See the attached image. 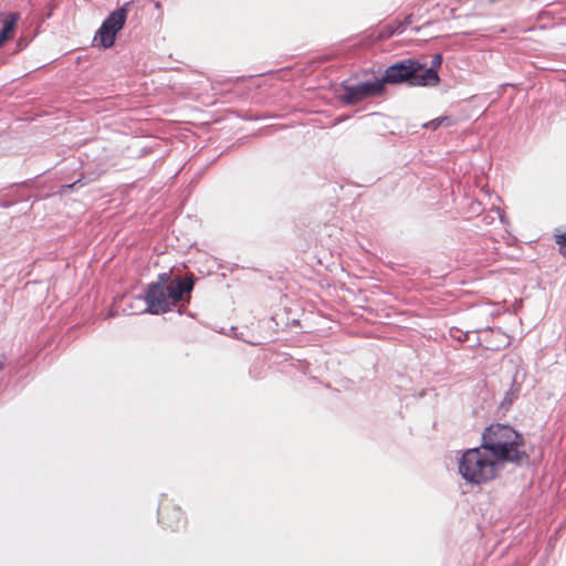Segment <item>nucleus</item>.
Segmentation results:
<instances>
[{
    "mask_svg": "<svg viewBox=\"0 0 566 566\" xmlns=\"http://www.w3.org/2000/svg\"><path fill=\"white\" fill-rule=\"evenodd\" d=\"M4 360H6V357H4V355H2V359H0V371L4 368Z\"/></svg>",
    "mask_w": 566,
    "mask_h": 566,
    "instance_id": "obj_18",
    "label": "nucleus"
},
{
    "mask_svg": "<svg viewBox=\"0 0 566 566\" xmlns=\"http://www.w3.org/2000/svg\"><path fill=\"white\" fill-rule=\"evenodd\" d=\"M411 20H412V15H408V17L406 18L405 23L398 28L397 33H402V32H403V30H405V27H406L407 24L411 23Z\"/></svg>",
    "mask_w": 566,
    "mask_h": 566,
    "instance_id": "obj_16",
    "label": "nucleus"
},
{
    "mask_svg": "<svg viewBox=\"0 0 566 566\" xmlns=\"http://www.w3.org/2000/svg\"><path fill=\"white\" fill-rule=\"evenodd\" d=\"M421 70V62L415 57L402 59L388 65L384 72L379 73L378 77L381 86L387 88V85H406L409 87L423 86L420 80L419 71Z\"/></svg>",
    "mask_w": 566,
    "mask_h": 566,
    "instance_id": "obj_4",
    "label": "nucleus"
},
{
    "mask_svg": "<svg viewBox=\"0 0 566 566\" xmlns=\"http://www.w3.org/2000/svg\"><path fill=\"white\" fill-rule=\"evenodd\" d=\"M443 62L442 53H436L432 55L430 66L421 62V70L419 71L420 80L423 86H436L440 83L439 70Z\"/></svg>",
    "mask_w": 566,
    "mask_h": 566,
    "instance_id": "obj_7",
    "label": "nucleus"
},
{
    "mask_svg": "<svg viewBox=\"0 0 566 566\" xmlns=\"http://www.w3.org/2000/svg\"><path fill=\"white\" fill-rule=\"evenodd\" d=\"M158 522L171 531H179V528L185 524L182 513L179 509H174L171 521H165V516L159 514Z\"/></svg>",
    "mask_w": 566,
    "mask_h": 566,
    "instance_id": "obj_10",
    "label": "nucleus"
},
{
    "mask_svg": "<svg viewBox=\"0 0 566 566\" xmlns=\"http://www.w3.org/2000/svg\"><path fill=\"white\" fill-rule=\"evenodd\" d=\"M447 119V117H437L428 123L423 124L424 128L436 129L441 126L442 122Z\"/></svg>",
    "mask_w": 566,
    "mask_h": 566,
    "instance_id": "obj_14",
    "label": "nucleus"
},
{
    "mask_svg": "<svg viewBox=\"0 0 566 566\" xmlns=\"http://www.w3.org/2000/svg\"><path fill=\"white\" fill-rule=\"evenodd\" d=\"M554 238L556 244L559 247L560 254L566 256V230L562 233H556Z\"/></svg>",
    "mask_w": 566,
    "mask_h": 566,
    "instance_id": "obj_13",
    "label": "nucleus"
},
{
    "mask_svg": "<svg viewBox=\"0 0 566 566\" xmlns=\"http://www.w3.org/2000/svg\"><path fill=\"white\" fill-rule=\"evenodd\" d=\"M197 277L188 274L185 277L171 275V271L159 273L157 281L150 282L140 296L147 304L144 313L161 315L172 311L177 303L190 302V293L193 291Z\"/></svg>",
    "mask_w": 566,
    "mask_h": 566,
    "instance_id": "obj_2",
    "label": "nucleus"
},
{
    "mask_svg": "<svg viewBox=\"0 0 566 566\" xmlns=\"http://www.w3.org/2000/svg\"><path fill=\"white\" fill-rule=\"evenodd\" d=\"M481 448L501 467L512 463L518 468L530 463L531 455L522 432L509 423L493 422L481 434Z\"/></svg>",
    "mask_w": 566,
    "mask_h": 566,
    "instance_id": "obj_1",
    "label": "nucleus"
},
{
    "mask_svg": "<svg viewBox=\"0 0 566 566\" xmlns=\"http://www.w3.org/2000/svg\"><path fill=\"white\" fill-rule=\"evenodd\" d=\"M458 470L465 482L482 485L494 480L501 467L480 444L462 452L458 461Z\"/></svg>",
    "mask_w": 566,
    "mask_h": 566,
    "instance_id": "obj_3",
    "label": "nucleus"
},
{
    "mask_svg": "<svg viewBox=\"0 0 566 566\" xmlns=\"http://www.w3.org/2000/svg\"><path fill=\"white\" fill-rule=\"evenodd\" d=\"M19 19L18 12H0V48L14 32Z\"/></svg>",
    "mask_w": 566,
    "mask_h": 566,
    "instance_id": "obj_8",
    "label": "nucleus"
},
{
    "mask_svg": "<svg viewBox=\"0 0 566 566\" xmlns=\"http://www.w3.org/2000/svg\"><path fill=\"white\" fill-rule=\"evenodd\" d=\"M479 346H481V338L479 336H475L474 338H472V343H471L470 347L475 348Z\"/></svg>",
    "mask_w": 566,
    "mask_h": 566,
    "instance_id": "obj_17",
    "label": "nucleus"
},
{
    "mask_svg": "<svg viewBox=\"0 0 566 566\" xmlns=\"http://www.w3.org/2000/svg\"><path fill=\"white\" fill-rule=\"evenodd\" d=\"M521 384L516 380V377H513L511 381V386L509 390L505 391V395L500 403L502 409L507 410L514 402V400L517 398L520 391H521Z\"/></svg>",
    "mask_w": 566,
    "mask_h": 566,
    "instance_id": "obj_9",
    "label": "nucleus"
},
{
    "mask_svg": "<svg viewBox=\"0 0 566 566\" xmlns=\"http://www.w3.org/2000/svg\"><path fill=\"white\" fill-rule=\"evenodd\" d=\"M84 175L81 172L80 176L71 184H65L61 187V191L63 193L73 192L75 190H78L83 186L87 184L86 180H84Z\"/></svg>",
    "mask_w": 566,
    "mask_h": 566,
    "instance_id": "obj_11",
    "label": "nucleus"
},
{
    "mask_svg": "<svg viewBox=\"0 0 566 566\" xmlns=\"http://www.w3.org/2000/svg\"><path fill=\"white\" fill-rule=\"evenodd\" d=\"M270 116H259V117H250V119H264L269 118Z\"/></svg>",
    "mask_w": 566,
    "mask_h": 566,
    "instance_id": "obj_19",
    "label": "nucleus"
},
{
    "mask_svg": "<svg viewBox=\"0 0 566 566\" xmlns=\"http://www.w3.org/2000/svg\"><path fill=\"white\" fill-rule=\"evenodd\" d=\"M133 3V0L126 1L103 20L94 35V41L97 42L99 48L111 49L114 46L116 35L125 27Z\"/></svg>",
    "mask_w": 566,
    "mask_h": 566,
    "instance_id": "obj_6",
    "label": "nucleus"
},
{
    "mask_svg": "<svg viewBox=\"0 0 566 566\" xmlns=\"http://www.w3.org/2000/svg\"><path fill=\"white\" fill-rule=\"evenodd\" d=\"M22 200H23L22 198H17V199L0 198V208H3V209L10 208L18 201H22Z\"/></svg>",
    "mask_w": 566,
    "mask_h": 566,
    "instance_id": "obj_15",
    "label": "nucleus"
},
{
    "mask_svg": "<svg viewBox=\"0 0 566 566\" xmlns=\"http://www.w3.org/2000/svg\"><path fill=\"white\" fill-rule=\"evenodd\" d=\"M471 332L469 331H462L459 327L452 326L449 329V335L452 339L458 340L459 343H464L470 339Z\"/></svg>",
    "mask_w": 566,
    "mask_h": 566,
    "instance_id": "obj_12",
    "label": "nucleus"
},
{
    "mask_svg": "<svg viewBox=\"0 0 566 566\" xmlns=\"http://www.w3.org/2000/svg\"><path fill=\"white\" fill-rule=\"evenodd\" d=\"M373 73L370 70L364 71V75ZM343 92L338 94V99L343 105L353 106L365 99L380 97L386 94L387 88L381 86L378 75L373 73L370 78H365L357 83L350 84L344 80L339 84Z\"/></svg>",
    "mask_w": 566,
    "mask_h": 566,
    "instance_id": "obj_5",
    "label": "nucleus"
}]
</instances>
